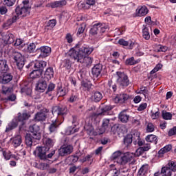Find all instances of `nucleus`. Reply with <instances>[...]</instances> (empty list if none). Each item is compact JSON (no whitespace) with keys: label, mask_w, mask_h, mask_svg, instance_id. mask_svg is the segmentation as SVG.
Segmentation results:
<instances>
[{"label":"nucleus","mask_w":176,"mask_h":176,"mask_svg":"<svg viewBox=\"0 0 176 176\" xmlns=\"http://www.w3.org/2000/svg\"><path fill=\"white\" fill-rule=\"evenodd\" d=\"M94 51V47L88 45H80L76 44L74 48L69 51V56L74 58V61L86 64V67H90L93 63V58L90 56H86L91 54Z\"/></svg>","instance_id":"nucleus-1"},{"label":"nucleus","mask_w":176,"mask_h":176,"mask_svg":"<svg viewBox=\"0 0 176 176\" xmlns=\"http://www.w3.org/2000/svg\"><path fill=\"white\" fill-rule=\"evenodd\" d=\"M15 13L16 15L8 19L2 25L3 28H8L10 27L13 23H16L20 17H27L31 13V6H30V1H23L21 4H18L15 8Z\"/></svg>","instance_id":"nucleus-2"},{"label":"nucleus","mask_w":176,"mask_h":176,"mask_svg":"<svg viewBox=\"0 0 176 176\" xmlns=\"http://www.w3.org/2000/svg\"><path fill=\"white\" fill-rule=\"evenodd\" d=\"M30 118H31V114H30V113H18L17 116L14 117V118L12 119L10 123H8L5 132L9 133V131L14 130V129L19 126V123H21V125H19V129H21V127L25 124V120H28Z\"/></svg>","instance_id":"nucleus-3"},{"label":"nucleus","mask_w":176,"mask_h":176,"mask_svg":"<svg viewBox=\"0 0 176 176\" xmlns=\"http://www.w3.org/2000/svg\"><path fill=\"white\" fill-rule=\"evenodd\" d=\"M30 133H26L25 135V142L28 148L32 146L34 141H40L42 138L41 133V127L37 124H33L29 127Z\"/></svg>","instance_id":"nucleus-4"},{"label":"nucleus","mask_w":176,"mask_h":176,"mask_svg":"<svg viewBox=\"0 0 176 176\" xmlns=\"http://www.w3.org/2000/svg\"><path fill=\"white\" fill-rule=\"evenodd\" d=\"M33 155L36 159L46 162L47 159H52V157L56 155V150L52 149L49 151V148L45 146H36L35 151H33Z\"/></svg>","instance_id":"nucleus-5"},{"label":"nucleus","mask_w":176,"mask_h":176,"mask_svg":"<svg viewBox=\"0 0 176 176\" xmlns=\"http://www.w3.org/2000/svg\"><path fill=\"white\" fill-rule=\"evenodd\" d=\"M12 58L14 60V63L16 65L17 69L19 71H23L24 68V65H25V58L22 53L16 51H12Z\"/></svg>","instance_id":"nucleus-6"},{"label":"nucleus","mask_w":176,"mask_h":176,"mask_svg":"<svg viewBox=\"0 0 176 176\" xmlns=\"http://www.w3.org/2000/svg\"><path fill=\"white\" fill-rule=\"evenodd\" d=\"M16 41V37L14 34L12 33H8L3 37V43L1 45V48L3 52L6 53V50L9 49V45L14 43Z\"/></svg>","instance_id":"nucleus-7"},{"label":"nucleus","mask_w":176,"mask_h":176,"mask_svg":"<svg viewBox=\"0 0 176 176\" xmlns=\"http://www.w3.org/2000/svg\"><path fill=\"white\" fill-rule=\"evenodd\" d=\"M117 83L120 87H127L130 85L129 76L124 72H116Z\"/></svg>","instance_id":"nucleus-8"},{"label":"nucleus","mask_w":176,"mask_h":176,"mask_svg":"<svg viewBox=\"0 0 176 176\" xmlns=\"http://www.w3.org/2000/svg\"><path fill=\"white\" fill-rule=\"evenodd\" d=\"M52 115H57V116H62V122H64V118L68 115V108L67 106L57 105L52 109Z\"/></svg>","instance_id":"nucleus-9"},{"label":"nucleus","mask_w":176,"mask_h":176,"mask_svg":"<svg viewBox=\"0 0 176 176\" xmlns=\"http://www.w3.org/2000/svg\"><path fill=\"white\" fill-rule=\"evenodd\" d=\"M46 65H47V63L45 60H36V62H31L26 65V68L28 69L30 68V69H34V68L43 72V70L46 68Z\"/></svg>","instance_id":"nucleus-10"},{"label":"nucleus","mask_w":176,"mask_h":176,"mask_svg":"<svg viewBox=\"0 0 176 176\" xmlns=\"http://www.w3.org/2000/svg\"><path fill=\"white\" fill-rule=\"evenodd\" d=\"M111 129V131L116 133L118 130H119V125H113L111 126L109 125V119H104L102 124V127L100 129L101 133H105L107 130H109Z\"/></svg>","instance_id":"nucleus-11"},{"label":"nucleus","mask_w":176,"mask_h":176,"mask_svg":"<svg viewBox=\"0 0 176 176\" xmlns=\"http://www.w3.org/2000/svg\"><path fill=\"white\" fill-rule=\"evenodd\" d=\"M36 52L38 55V58H46L50 56L52 48L47 46L40 47L36 48Z\"/></svg>","instance_id":"nucleus-12"},{"label":"nucleus","mask_w":176,"mask_h":176,"mask_svg":"<svg viewBox=\"0 0 176 176\" xmlns=\"http://www.w3.org/2000/svg\"><path fill=\"white\" fill-rule=\"evenodd\" d=\"M49 80L42 77L40 78L36 84V91L38 93H45L46 89H47V82Z\"/></svg>","instance_id":"nucleus-13"},{"label":"nucleus","mask_w":176,"mask_h":176,"mask_svg":"<svg viewBox=\"0 0 176 176\" xmlns=\"http://www.w3.org/2000/svg\"><path fill=\"white\" fill-rule=\"evenodd\" d=\"M162 171L164 173L166 172L165 176H171L173 173L176 171V162L168 161L166 166L162 167Z\"/></svg>","instance_id":"nucleus-14"},{"label":"nucleus","mask_w":176,"mask_h":176,"mask_svg":"<svg viewBox=\"0 0 176 176\" xmlns=\"http://www.w3.org/2000/svg\"><path fill=\"white\" fill-rule=\"evenodd\" d=\"M47 113H49V109L43 108L35 114L34 120L35 122H45L47 119Z\"/></svg>","instance_id":"nucleus-15"},{"label":"nucleus","mask_w":176,"mask_h":176,"mask_svg":"<svg viewBox=\"0 0 176 176\" xmlns=\"http://www.w3.org/2000/svg\"><path fill=\"white\" fill-rule=\"evenodd\" d=\"M58 156L64 157L71 155L74 152V146L72 145H63L58 150Z\"/></svg>","instance_id":"nucleus-16"},{"label":"nucleus","mask_w":176,"mask_h":176,"mask_svg":"<svg viewBox=\"0 0 176 176\" xmlns=\"http://www.w3.org/2000/svg\"><path fill=\"white\" fill-rule=\"evenodd\" d=\"M61 123H63V121L60 122L58 118H56L55 120H52L51 122H49L48 131L50 134L57 133V131H58V129H60V126H61Z\"/></svg>","instance_id":"nucleus-17"},{"label":"nucleus","mask_w":176,"mask_h":176,"mask_svg":"<svg viewBox=\"0 0 176 176\" xmlns=\"http://www.w3.org/2000/svg\"><path fill=\"white\" fill-rule=\"evenodd\" d=\"M129 100H130V95L124 93L117 94L114 98L116 104H126Z\"/></svg>","instance_id":"nucleus-18"},{"label":"nucleus","mask_w":176,"mask_h":176,"mask_svg":"<svg viewBox=\"0 0 176 176\" xmlns=\"http://www.w3.org/2000/svg\"><path fill=\"white\" fill-rule=\"evenodd\" d=\"M135 157V155L133 153H126L123 155L122 160H119L122 166H124L129 162H131L132 159Z\"/></svg>","instance_id":"nucleus-19"},{"label":"nucleus","mask_w":176,"mask_h":176,"mask_svg":"<svg viewBox=\"0 0 176 176\" xmlns=\"http://www.w3.org/2000/svg\"><path fill=\"white\" fill-rule=\"evenodd\" d=\"M3 74L2 76H0V83H2L3 85H6L9 83V82H11V80L13 79V76L10 73L5 72L3 73Z\"/></svg>","instance_id":"nucleus-20"},{"label":"nucleus","mask_w":176,"mask_h":176,"mask_svg":"<svg viewBox=\"0 0 176 176\" xmlns=\"http://www.w3.org/2000/svg\"><path fill=\"white\" fill-rule=\"evenodd\" d=\"M101 71H102V65L100 63L95 65L91 69V74L94 78H98V76H100Z\"/></svg>","instance_id":"nucleus-21"},{"label":"nucleus","mask_w":176,"mask_h":176,"mask_svg":"<svg viewBox=\"0 0 176 176\" xmlns=\"http://www.w3.org/2000/svg\"><path fill=\"white\" fill-rule=\"evenodd\" d=\"M9 72V64L8 60L0 59V73H5Z\"/></svg>","instance_id":"nucleus-22"},{"label":"nucleus","mask_w":176,"mask_h":176,"mask_svg":"<svg viewBox=\"0 0 176 176\" xmlns=\"http://www.w3.org/2000/svg\"><path fill=\"white\" fill-rule=\"evenodd\" d=\"M94 5H96V0H84V2L80 4V6L84 10H89Z\"/></svg>","instance_id":"nucleus-23"},{"label":"nucleus","mask_w":176,"mask_h":176,"mask_svg":"<svg viewBox=\"0 0 176 176\" xmlns=\"http://www.w3.org/2000/svg\"><path fill=\"white\" fill-rule=\"evenodd\" d=\"M91 100L94 102H100V100H102V93L98 91H93Z\"/></svg>","instance_id":"nucleus-24"},{"label":"nucleus","mask_w":176,"mask_h":176,"mask_svg":"<svg viewBox=\"0 0 176 176\" xmlns=\"http://www.w3.org/2000/svg\"><path fill=\"white\" fill-rule=\"evenodd\" d=\"M126 112H127V110H123L118 115V119L122 123H127L129 119H130V116L126 113Z\"/></svg>","instance_id":"nucleus-25"},{"label":"nucleus","mask_w":176,"mask_h":176,"mask_svg":"<svg viewBox=\"0 0 176 176\" xmlns=\"http://www.w3.org/2000/svg\"><path fill=\"white\" fill-rule=\"evenodd\" d=\"M162 68H163V65H162L161 63H158L157 65H156L154 69L150 72V76H148V79H151L152 80L155 79V78H157V74H156V72H157V71H160V69H162Z\"/></svg>","instance_id":"nucleus-26"},{"label":"nucleus","mask_w":176,"mask_h":176,"mask_svg":"<svg viewBox=\"0 0 176 176\" xmlns=\"http://www.w3.org/2000/svg\"><path fill=\"white\" fill-rule=\"evenodd\" d=\"M123 159V153L120 151H116L111 155V160L116 162L118 164H122V162H120L119 160H122Z\"/></svg>","instance_id":"nucleus-27"},{"label":"nucleus","mask_w":176,"mask_h":176,"mask_svg":"<svg viewBox=\"0 0 176 176\" xmlns=\"http://www.w3.org/2000/svg\"><path fill=\"white\" fill-rule=\"evenodd\" d=\"M81 86L85 91H90L93 90V88L94 87V85H93V84H91L90 82H87L85 80L81 81Z\"/></svg>","instance_id":"nucleus-28"},{"label":"nucleus","mask_w":176,"mask_h":176,"mask_svg":"<svg viewBox=\"0 0 176 176\" xmlns=\"http://www.w3.org/2000/svg\"><path fill=\"white\" fill-rule=\"evenodd\" d=\"M148 8L146 6H142L140 8L136 10V15L138 17H142V16H146L148 14Z\"/></svg>","instance_id":"nucleus-29"},{"label":"nucleus","mask_w":176,"mask_h":176,"mask_svg":"<svg viewBox=\"0 0 176 176\" xmlns=\"http://www.w3.org/2000/svg\"><path fill=\"white\" fill-rule=\"evenodd\" d=\"M43 142L45 144V147L48 148V151H50V148H53L54 146V144L56 142V140L45 138L43 140Z\"/></svg>","instance_id":"nucleus-30"},{"label":"nucleus","mask_w":176,"mask_h":176,"mask_svg":"<svg viewBox=\"0 0 176 176\" xmlns=\"http://www.w3.org/2000/svg\"><path fill=\"white\" fill-rule=\"evenodd\" d=\"M171 149H173V145L168 144V145L165 146L164 148H161L158 151L159 157H163V155H164V153H167V152H170V151H171Z\"/></svg>","instance_id":"nucleus-31"},{"label":"nucleus","mask_w":176,"mask_h":176,"mask_svg":"<svg viewBox=\"0 0 176 176\" xmlns=\"http://www.w3.org/2000/svg\"><path fill=\"white\" fill-rule=\"evenodd\" d=\"M54 76V71L53 70V67H48L45 72L44 78L47 79V80H50Z\"/></svg>","instance_id":"nucleus-32"},{"label":"nucleus","mask_w":176,"mask_h":176,"mask_svg":"<svg viewBox=\"0 0 176 176\" xmlns=\"http://www.w3.org/2000/svg\"><path fill=\"white\" fill-rule=\"evenodd\" d=\"M129 135L131 136L134 145H137V141L140 140V132L138 131H132Z\"/></svg>","instance_id":"nucleus-33"},{"label":"nucleus","mask_w":176,"mask_h":176,"mask_svg":"<svg viewBox=\"0 0 176 176\" xmlns=\"http://www.w3.org/2000/svg\"><path fill=\"white\" fill-rule=\"evenodd\" d=\"M84 129L89 135H97V133L94 131V127L90 124L85 125Z\"/></svg>","instance_id":"nucleus-34"},{"label":"nucleus","mask_w":176,"mask_h":176,"mask_svg":"<svg viewBox=\"0 0 176 176\" xmlns=\"http://www.w3.org/2000/svg\"><path fill=\"white\" fill-rule=\"evenodd\" d=\"M12 145L14 146V148H17V146H20L21 145V142H23V140L21 139V135H17L16 136L12 138Z\"/></svg>","instance_id":"nucleus-35"},{"label":"nucleus","mask_w":176,"mask_h":176,"mask_svg":"<svg viewBox=\"0 0 176 176\" xmlns=\"http://www.w3.org/2000/svg\"><path fill=\"white\" fill-rule=\"evenodd\" d=\"M42 74H43V72H41L38 69H34L30 74V78H31V79H36V78H39Z\"/></svg>","instance_id":"nucleus-36"},{"label":"nucleus","mask_w":176,"mask_h":176,"mask_svg":"<svg viewBox=\"0 0 176 176\" xmlns=\"http://www.w3.org/2000/svg\"><path fill=\"white\" fill-rule=\"evenodd\" d=\"M57 95L58 97H64L67 94V88L65 87H62L58 85L56 88Z\"/></svg>","instance_id":"nucleus-37"},{"label":"nucleus","mask_w":176,"mask_h":176,"mask_svg":"<svg viewBox=\"0 0 176 176\" xmlns=\"http://www.w3.org/2000/svg\"><path fill=\"white\" fill-rule=\"evenodd\" d=\"M113 109V106L111 104L104 105L101 108V113L100 115H108V112L109 111H112Z\"/></svg>","instance_id":"nucleus-38"},{"label":"nucleus","mask_w":176,"mask_h":176,"mask_svg":"<svg viewBox=\"0 0 176 176\" xmlns=\"http://www.w3.org/2000/svg\"><path fill=\"white\" fill-rule=\"evenodd\" d=\"M144 28L142 29L143 38L146 41H149L151 39V34H149V28L146 25H143Z\"/></svg>","instance_id":"nucleus-39"},{"label":"nucleus","mask_w":176,"mask_h":176,"mask_svg":"<svg viewBox=\"0 0 176 176\" xmlns=\"http://www.w3.org/2000/svg\"><path fill=\"white\" fill-rule=\"evenodd\" d=\"M100 25L98 23L94 24L89 30V34L91 35H97L100 32Z\"/></svg>","instance_id":"nucleus-40"},{"label":"nucleus","mask_w":176,"mask_h":176,"mask_svg":"<svg viewBox=\"0 0 176 176\" xmlns=\"http://www.w3.org/2000/svg\"><path fill=\"white\" fill-rule=\"evenodd\" d=\"M123 142L125 146H130L133 143V139H131V136L129 133L124 137Z\"/></svg>","instance_id":"nucleus-41"},{"label":"nucleus","mask_w":176,"mask_h":176,"mask_svg":"<svg viewBox=\"0 0 176 176\" xmlns=\"http://www.w3.org/2000/svg\"><path fill=\"white\" fill-rule=\"evenodd\" d=\"M61 67L63 68H66V69H71V65H72V62L69 59H65L61 63Z\"/></svg>","instance_id":"nucleus-42"},{"label":"nucleus","mask_w":176,"mask_h":176,"mask_svg":"<svg viewBox=\"0 0 176 176\" xmlns=\"http://www.w3.org/2000/svg\"><path fill=\"white\" fill-rule=\"evenodd\" d=\"M145 140L147 142H154L155 145L157 144V136L155 135H148Z\"/></svg>","instance_id":"nucleus-43"},{"label":"nucleus","mask_w":176,"mask_h":176,"mask_svg":"<svg viewBox=\"0 0 176 176\" xmlns=\"http://www.w3.org/2000/svg\"><path fill=\"white\" fill-rule=\"evenodd\" d=\"M138 63H140V60H136L134 58L133 56L127 58L125 60V64L126 65H135V64H138Z\"/></svg>","instance_id":"nucleus-44"},{"label":"nucleus","mask_w":176,"mask_h":176,"mask_svg":"<svg viewBox=\"0 0 176 176\" xmlns=\"http://www.w3.org/2000/svg\"><path fill=\"white\" fill-rule=\"evenodd\" d=\"M26 47L28 53H35L36 52V45H35V43H31L30 45L27 44Z\"/></svg>","instance_id":"nucleus-45"},{"label":"nucleus","mask_w":176,"mask_h":176,"mask_svg":"<svg viewBox=\"0 0 176 176\" xmlns=\"http://www.w3.org/2000/svg\"><path fill=\"white\" fill-rule=\"evenodd\" d=\"M162 116L164 120H171L173 119V114L164 110L162 111Z\"/></svg>","instance_id":"nucleus-46"},{"label":"nucleus","mask_w":176,"mask_h":176,"mask_svg":"<svg viewBox=\"0 0 176 176\" xmlns=\"http://www.w3.org/2000/svg\"><path fill=\"white\" fill-rule=\"evenodd\" d=\"M14 46H19V49H23L25 46V43H24V41L21 40V38H15Z\"/></svg>","instance_id":"nucleus-47"},{"label":"nucleus","mask_w":176,"mask_h":176,"mask_svg":"<svg viewBox=\"0 0 176 176\" xmlns=\"http://www.w3.org/2000/svg\"><path fill=\"white\" fill-rule=\"evenodd\" d=\"M99 25V32L100 34H104V32H105V31H107V30H109V28L108 27L107 25H106L105 23H98Z\"/></svg>","instance_id":"nucleus-48"},{"label":"nucleus","mask_w":176,"mask_h":176,"mask_svg":"<svg viewBox=\"0 0 176 176\" xmlns=\"http://www.w3.org/2000/svg\"><path fill=\"white\" fill-rule=\"evenodd\" d=\"M21 93H25L27 96H31L32 94V89L31 87H28V86H25L21 89Z\"/></svg>","instance_id":"nucleus-49"},{"label":"nucleus","mask_w":176,"mask_h":176,"mask_svg":"<svg viewBox=\"0 0 176 176\" xmlns=\"http://www.w3.org/2000/svg\"><path fill=\"white\" fill-rule=\"evenodd\" d=\"M57 24L56 19H51L45 23V27H50V28H54Z\"/></svg>","instance_id":"nucleus-50"},{"label":"nucleus","mask_w":176,"mask_h":176,"mask_svg":"<svg viewBox=\"0 0 176 176\" xmlns=\"http://www.w3.org/2000/svg\"><path fill=\"white\" fill-rule=\"evenodd\" d=\"M47 91L45 92V94H49V93L53 91V90H54V89H56V85H54V83L53 82H50L48 85H47Z\"/></svg>","instance_id":"nucleus-51"},{"label":"nucleus","mask_w":176,"mask_h":176,"mask_svg":"<svg viewBox=\"0 0 176 176\" xmlns=\"http://www.w3.org/2000/svg\"><path fill=\"white\" fill-rule=\"evenodd\" d=\"M146 130L147 133H153V131H155V126L153 125V124H152V122H149L147 124Z\"/></svg>","instance_id":"nucleus-52"},{"label":"nucleus","mask_w":176,"mask_h":176,"mask_svg":"<svg viewBox=\"0 0 176 176\" xmlns=\"http://www.w3.org/2000/svg\"><path fill=\"white\" fill-rule=\"evenodd\" d=\"M14 3H16V0H3V5H5V6H13Z\"/></svg>","instance_id":"nucleus-53"},{"label":"nucleus","mask_w":176,"mask_h":176,"mask_svg":"<svg viewBox=\"0 0 176 176\" xmlns=\"http://www.w3.org/2000/svg\"><path fill=\"white\" fill-rule=\"evenodd\" d=\"M86 28V25L82 23L78 28V32H77V36H79V35L83 34L85 32V30Z\"/></svg>","instance_id":"nucleus-54"},{"label":"nucleus","mask_w":176,"mask_h":176,"mask_svg":"<svg viewBox=\"0 0 176 176\" xmlns=\"http://www.w3.org/2000/svg\"><path fill=\"white\" fill-rule=\"evenodd\" d=\"M91 157H93V155H87L84 158L80 159V162H81V163H85L86 162H91Z\"/></svg>","instance_id":"nucleus-55"},{"label":"nucleus","mask_w":176,"mask_h":176,"mask_svg":"<svg viewBox=\"0 0 176 176\" xmlns=\"http://www.w3.org/2000/svg\"><path fill=\"white\" fill-rule=\"evenodd\" d=\"M79 98H78L77 95H72L67 100L69 102H76V101H78Z\"/></svg>","instance_id":"nucleus-56"},{"label":"nucleus","mask_w":176,"mask_h":176,"mask_svg":"<svg viewBox=\"0 0 176 176\" xmlns=\"http://www.w3.org/2000/svg\"><path fill=\"white\" fill-rule=\"evenodd\" d=\"M167 50H168V47L167 46H164V45H158L157 52H167Z\"/></svg>","instance_id":"nucleus-57"},{"label":"nucleus","mask_w":176,"mask_h":176,"mask_svg":"<svg viewBox=\"0 0 176 176\" xmlns=\"http://www.w3.org/2000/svg\"><path fill=\"white\" fill-rule=\"evenodd\" d=\"M148 170V165H143L139 170L138 174H145L146 171Z\"/></svg>","instance_id":"nucleus-58"},{"label":"nucleus","mask_w":176,"mask_h":176,"mask_svg":"<svg viewBox=\"0 0 176 176\" xmlns=\"http://www.w3.org/2000/svg\"><path fill=\"white\" fill-rule=\"evenodd\" d=\"M49 167H50V165H49L48 164H46V163H41V164H39L38 168H39L40 170H46V169L49 168Z\"/></svg>","instance_id":"nucleus-59"},{"label":"nucleus","mask_w":176,"mask_h":176,"mask_svg":"<svg viewBox=\"0 0 176 176\" xmlns=\"http://www.w3.org/2000/svg\"><path fill=\"white\" fill-rule=\"evenodd\" d=\"M8 13V8L5 6L0 7V14L1 16H5Z\"/></svg>","instance_id":"nucleus-60"},{"label":"nucleus","mask_w":176,"mask_h":176,"mask_svg":"<svg viewBox=\"0 0 176 176\" xmlns=\"http://www.w3.org/2000/svg\"><path fill=\"white\" fill-rule=\"evenodd\" d=\"M5 101H15L16 100V95L14 94H11L7 98H6Z\"/></svg>","instance_id":"nucleus-61"},{"label":"nucleus","mask_w":176,"mask_h":176,"mask_svg":"<svg viewBox=\"0 0 176 176\" xmlns=\"http://www.w3.org/2000/svg\"><path fill=\"white\" fill-rule=\"evenodd\" d=\"M146 107H148V104L146 103H142L140 104V106L138 108V111H144V109H146Z\"/></svg>","instance_id":"nucleus-62"},{"label":"nucleus","mask_w":176,"mask_h":176,"mask_svg":"<svg viewBox=\"0 0 176 176\" xmlns=\"http://www.w3.org/2000/svg\"><path fill=\"white\" fill-rule=\"evenodd\" d=\"M118 43H119V45H121L122 46H129V41H126L123 38H120L118 41Z\"/></svg>","instance_id":"nucleus-63"},{"label":"nucleus","mask_w":176,"mask_h":176,"mask_svg":"<svg viewBox=\"0 0 176 176\" xmlns=\"http://www.w3.org/2000/svg\"><path fill=\"white\" fill-rule=\"evenodd\" d=\"M144 153V151L142 150V148L140 147L135 151V153H134L135 156L136 157H138V156H141Z\"/></svg>","instance_id":"nucleus-64"}]
</instances>
